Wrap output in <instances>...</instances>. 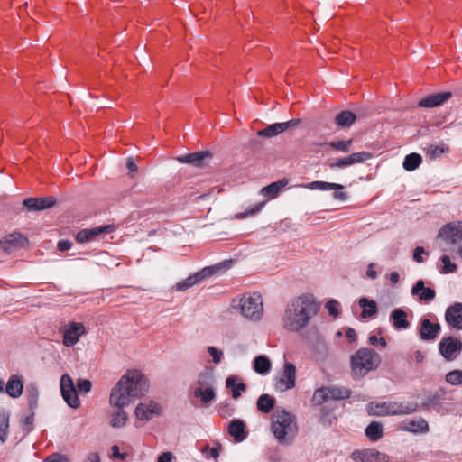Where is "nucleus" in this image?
<instances>
[{"instance_id":"nucleus-1","label":"nucleus","mask_w":462,"mask_h":462,"mask_svg":"<svg viewBox=\"0 0 462 462\" xmlns=\"http://www.w3.org/2000/svg\"><path fill=\"white\" fill-rule=\"evenodd\" d=\"M148 381L138 370H128L112 388L109 403L115 408H125L144 395Z\"/></svg>"},{"instance_id":"nucleus-41","label":"nucleus","mask_w":462,"mask_h":462,"mask_svg":"<svg viewBox=\"0 0 462 462\" xmlns=\"http://www.w3.org/2000/svg\"><path fill=\"white\" fill-rule=\"evenodd\" d=\"M421 162H422V158L420 154L411 153V154H408L404 158V162H403L402 165L406 171H411L416 170L420 166Z\"/></svg>"},{"instance_id":"nucleus-17","label":"nucleus","mask_w":462,"mask_h":462,"mask_svg":"<svg viewBox=\"0 0 462 462\" xmlns=\"http://www.w3.org/2000/svg\"><path fill=\"white\" fill-rule=\"evenodd\" d=\"M115 230V226L112 225L97 226L89 229H83L77 234L76 240L79 243H86L95 240L98 236L102 234H109Z\"/></svg>"},{"instance_id":"nucleus-43","label":"nucleus","mask_w":462,"mask_h":462,"mask_svg":"<svg viewBox=\"0 0 462 462\" xmlns=\"http://www.w3.org/2000/svg\"><path fill=\"white\" fill-rule=\"evenodd\" d=\"M328 400H329V395L327 387L319 388L314 392L312 401L316 405H321Z\"/></svg>"},{"instance_id":"nucleus-27","label":"nucleus","mask_w":462,"mask_h":462,"mask_svg":"<svg viewBox=\"0 0 462 462\" xmlns=\"http://www.w3.org/2000/svg\"><path fill=\"white\" fill-rule=\"evenodd\" d=\"M393 326L397 330L407 329L410 322L407 319V313L401 308L394 309L390 314Z\"/></svg>"},{"instance_id":"nucleus-2","label":"nucleus","mask_w":462,"mask_h":462,"mask_svg":"<svg viewBox=\"0 0 462 462\" xmlns=\"http://www.w3.org/2000/svg\"><path fill=\"white\" fill-rule=\"evenodd\" d=\"M319 305L310 295H301L291 300L283 316V327L290 331L305 328L319 311Z\"/></svg>"},{"instance_id":"nucleus-30","label":"nucleus","mask_w":462,"mask_h":462,"mask_svg":"<svg viewBox=\"0 0 462 462\" xmlns=\"http://www.w3.org/2000/svg\"><path fill=\"white\" fill-rule=\"evenodd\" d=\"M211 156L212 155L209 152L202 151L180 156L178 157V161L182 163H189L199 166L206 158H210Z\"/></svg>"},{"instance_id":"nucleus-63","label":"nucleus","mask_w":462,"mask_h":462,"mask_svg":"<svg viewBox=\"0 0 462 462\" xmlns=\"http://www.w3.org/2000/svg\"><path fill=\"white\" fill-rule=\"evenodd\" d=\"M112 455H113L114 457L122 458V459H124L125 457V454H121L120 453L119 448L116 445H114L112 447Z\"/></svg>"},{"instance_id":"nucleus-14","label":"nucleus","mask_w":462,"mask_h":462,"mask_svg":"<svg viewBox=\"0 0 462 462\" xmlns=\"http://www.w3.org/2000/svg\"><path fill=\"white\" fill-rule=\"evenodd\" d=\"M351 458L356 462H388L389 457L374 448L355 450Z\"/></svg>"},{"instance_id":"nucleus-18","label":"nucleus","mask_w":462,"mask_h":462,"mask_svg":"<svg viewBox=\"0 0 462 462\" xmlns=\"http://www.w3.org/2000/svg\"><path fill=\"white\" fill-rule=\"evenodd\" d=\"M445 320L448 325L456 329H462V303L456 302L447 308Z\"/></svg>"},{"instance_id":"nucleus-38","label":"nucleus","mask_w":462,"mask_h":462,"mask_svg":"<svg viewBox=\"0 0 462 462\" xmlns=\"http://www.w3.org/2000/svg\"><path fill=\"white\" fill-rule=\"evenodd\" d=\"M356 119V115L350 111H342L335 118L337 125L341 127L350 126Z\"/></svg>"},{"instance_id":"nucleus-37","label":"nucleus","mask_w":462,"mask_h":462,"mask_svg":"<svg viewBox=\"0 0 462 462\" xmlns=\"http://www.w3.org/2000/svg\"><path fill=\"white\" fill-rule=\"evenodd\" d=\"M329 399L332 400H345L350 397L351 391L348 388L339 386L327 387Z\"/></svg>"},{"instance_id":"nucleus-55","label":"nucleus","mask_w":462,"mask_h":462,"mask_svg":"<svg viewBox=\"0 0 462 462\" xmlns=\"http://www.w3.org/2000/svg\"><path fill=\"white\" fill-rule=\"evenodd\" d=\"M423 254H426V252H425L423 247H421V246L416 247L415 250H414V253H413V259L417 263H422L423 262V258H422L421 255Z\"/></svg>"},{"instance_id":"nucleus-61","label":"nucleus","mask_w":462,"mask_h":462,"mask_svg":"<svg viewBox=\"0 0 462 462\" xmlns=\"http://www.w3.org/2000/svg\"><path fill=\"white\" fill-rule=\"evenodd\" d=\"M346 337L348 339L349 342H354L356 339V333L355 329L353 328H347L346 331Z\"/></svg>"},{"instance_id":"nucleus-26","label":"nucleus","mask_w":462,"mask_h":462,"mask_svg":"<svg viewBox=\"0 0 462 462\" xmlns=\"http://www.w3.org/2000/svg\"><path fill=\"white\" fill-rule=\"evenodd\" d=\"M23 390V383L22 378L17 374L11 375L5 385L6 393L12 398H18L22 395Z\"/></svg>"},{"instance_id":"nucleus-46","label":"nucleus","mask_w":462,"mask_h":462,"mask_svg":"<svg viewBox=\"0 0 462 462\" xmlns=\"http://www.w3.org/2000/svg\"><path fill=\"white\" fill-rule=\"evenodd\" d=\"M446 381L452 385L462 384V371L454 370L447 374Z\"/></svg>"},{"instance_id":"nucleus-6","label":"nucleus","mask_w":462,"mask_h":462,"mask_svg":"<svg viewBox=\"0 0 462 462\" xmlns=\"http://www.w3.org/2000/svg\"><path fill=\"white\" fill-rule=\"evenodd\" d=\"M381 363L380 356L370 348H361L351 356V369L354 377H363L376 369Z\"/></svg>"},{"instance_id":"nucleus-23","label":"nucleus","mask_w":462,"mask_h":462,"mask_svg":"<svg viewBox=\"0 0 462 462\" xmlns=\"http://www.w3.org/2000/svg\"><path fill=\"white\" fill-rule=\"evenodd\" d=\"M411 294L417 296L420 301L430 302L436 297V292L433 289L425 287L422 280L417 281L411 289Z\"/></svg>"},{"instance_id":"nucleus-36","label":"nucleus","mask_w":462,"mask_h":462,"mask_svg":"<svg viewBox=\"0 0 462 462\" xmlns=\"http://www.w3.org/2000/svg\"><path fill=\"white\" fill-rule=\"evenodd\" d=\"M127 419L128 417L124 408H116L111 415L110 425L113 428H122L125 425Z\"/></svg>"},{"instance_id":"nucleus-22","label":"nucleus","mask_w":462,"mask_h":462,"mask_svg":"<svg viewBox=\"0 0 462 462\" xmlns=\"http://www.w3.org/2000/svg\"><path fill=\"white\" fill-rule=\"evenodd\" d=\"M56 202L53 197L28 198L23 200V205L29 210H42L52 207Z\"/></svg>"},{"instance_id":"nucleus-50","label":"nucleus","mask_w":462,"mask_h":462,"mask_svg":"<svg viewBox=\"0 0 462 462\" xmlns=\"http://www.w3.org/2000/svg\"><path fill=\"white\" fill-rule=\"evenodd\" d=\"M219 446L209 447L208 445H207L202 448L201 451L206 457L210 456L214 459H217L219 457Z\"/></svg>"},{"instance_id":"nucleus-62","label":"nucleus","mask_w":462,"mask_h":462,"mask_svg":"<svg viewBox=\"0 0 462 462\" xmlns=\"http://www.w3.org/2000/svg\"><path fill=\"white\" fill-rule=\"evenodd\" d=\"M126 167L131 172L137 171V165L135 164L133 158H128L126 162Z\"/></svg>"},{"instance_id":"nucleus-7","label":"nucleus","mask_w":462,"mask_h":462,"mask_svg":"<svg viewBox=\"0 0 462 462\" xmlns=\"http://www.w3.org/2000/svg\"><path fill=\"white\" fill-rule=\"evenodd\" d=\"M193 396L199 399L203 406H208L216 398L211 376L200 374L193 385Z\"/></svg>"},{"instance_id":"nucleus-16","label":"nucleus","mask_w":462,"mask_h":462,"mask_svg":"<svg viewBox=\"0 0 462 462\" xmlns=\"http://www.w3.org/2000/svg\"><path fill=\"white\" fill-rule=\"evenodd\" d=\"M300 119H291L283 123H275L268 125L263 130L258 131L257 134L261 137H273L285 132L291 127H296L300 124Z\"/></svg>"},{"instance_id":"nucleus-35","label":"nucleus","mask_w":462,"mask_h":462,"mask_svg":"<svg viewBox=\"0 0 462 462\" xmlns=\"http://www.w3.org/2000/svg\"><path fill=\"white\" fill-rule=\"evenodd\" d=\"M254 369L257 374H265L271 370V361L265 356H258L254 360Z\"/></svg>"},{"instance_id":"nucleus-47","label":"nucleus","mask_w":462,"mask_h":462,"mask_svg":"<svg viewBox=\"0 0 462 462\" xmlns=\"http://www.w3.org/2000/svg\"><path fill=\"white\" fill-rule=\"evenodd\" d=\"M441 262L443 263L441 270L442 273H450L457 271V265L451 263L450 258L448 255H443L441 257Z\"/></svg>"},{"instance_id":"nucleus-3","label":"nucleus","mask_w":462,"mask_h":462,"mask_svg":"<svg viewBox=\"0 0 462 462\" xmlns=\"http://www.w3.org/2000/svg\"><path fill=\"white\" fill-rule=\"evenodd\" d=\"M271 430L281 444L289 443L297 433L295 417L285 409L277 408L271 418Z\"/></svg>"},{"instance_id":"nucleus-58","label":"nucleus","mask_w":462,"mask_h":462,"mask_svg":"<svg viewBox=\"0 0 462 462\" xmlns=\"http://www.w3.org/2000/svg\"><path fill=\"white\" fill-rule=\"evenodd\" d=\"M174 456L171 452H163L158 457V462H172Z\"/></svg>"},{"instance_id":"nucleus-28","label":"nucleus","mask_w":462,"mask_h":462,"mask_svg":"<svg viewBox=\"0 0 462 462\" xmlns=\"http://www.w3.org/2000/svg\"><path fill=\"white\" fill-rule=\"evenodd\" d=\"M228 433L236 441L241 442L247 437L245 424L240 420H233L228 425Z\"/></svg>"},{"instance_id":"nucleus-8","label":"nucleus","mask_w":462,"mask_h":462,"mask_svg":"<svg viewBox=\"0 0 462 462\" xmlns=\"http://www.w3.org/2000/svg\"><path fill=\"white\" fill-rule=\"evenodd\" d=\"M223 263L215 264L202 268L200 271L190 274L186 279L177 282L174 285V290L177 291H186L192 286L202 282L207 278H209L220 271Z\"/></svg>"},{"instance_id":"nucleus-25","label":"nucleus","mask_w":462,"mask_h":462,"mask_svg":"<svg viewBox=\"0 0 462 462\" xmlns=\"http://www.w3.org/2000/svg\"><path fill=\"white\" fill-rule=\"evenodd\" d=\"M289 184V180L282 178L277 181L272 182L271 184L263 187L261 189V194L267 198V199H275L283 188Z\"/></svg>"},{"instance_id":"nucleus-51","label":"nucleus","mask_w":462,"mask_h":462,"mask_svg":"<svg viewBox=\"0 0 462 462\" xmlns=\"http://www.w3.org/2000/svg\"><path fill=\"white\" fill-rule=\"evenodd\" d=\"M91 386H92L91 382L87 379H79L77 382V387L80 393H88L91 390Z\"/></svg>"},{"instance_id":"nucleus-33","label":"nucleus","mask_w":462,"mask_h":462,"mask_svg":"<svg viewBox=\"0 0 462 462\" xmlns=\"http://www.w3.org/2000/svg\"><path fill=\"white\" fill-rule=\"evenodd\" d=\"M256 406L262 413H270L275 406V399L267 393H263L258 398Z\"/></svg>"},{"instance_id":"nucleus-54","label":"nucleus","mask_w":462,"mask_h":462,"mask_svg":"<svg viewBox=\"0 0 462 462\" xmlns=\"http://www.w3.org/2000/svg\"><path fill=\"white\" fill-rule=\"evenodd\" d=\"M369 343L373 346L380 345L382 347L386 346V340L384 337H377L376 336L373 335L369 337Z\"/></svg>"},{"instance_id":"nucleus-57","label":"nucleus","mask_w":462,"mask_h":462,"mask_svg":"<svg viewBox=\"0 0 462 462\" xmlns=\"http://www.w3.org/2000/svg\"><path fill=\"white\" fill-rule=\"evenodd\" d=\"M374 267H375V263H370L368 265L367 270H366L367 277L372 279V280H375L377 278V276H378V273L374 270Z\"/></svg>"},{"instance_id":"nucleus-9","label":"nucleus","mask_w":462,"mask_h":462,"mask_svg":"<svg viewBox=\"0 0 462 462\" xmlns=\"http://www.w3.org/2000/svg\"><path fill=\"white\" fill-rule=\"evenodd\" d=\"M61 332L63 345L71 347L79 341L82 336L87 334V329L83 323L71 321L62 328Z\"/></svg>"},{"instance_id":"nucleus-5","label":"nucleus","mask_w":462,"mask_h":462,"mask_svg":"<svg viewBox=\"0 0 462 462\" xmlns=\"http://www.w3.org/2000/svg\"><path fill=\"white\" fill-rule=\"evenodd\" d=\"M417 409L418 403L415 402H371L366 406L368 414L374 416L407 415Z\"/></svg>"},{"instance_id":"nucleus-12","label":"nucleus","mask_w":462,"mask_h":462,"mask_svg":"<svg viewBox=\"0 0 462 462\" xmlns=\"http://www.w3.org/2000/svg\"><path fill=\"white\" fill-rule=\"evenodd\" d=\"M439 348L443 357L451 361L454 360L461 352L462 342L452 337H443L439 344Z\"/></svg>"},{"instance_id":"nucleus-49","label":"nucleus","mask_w":462,"mask_h":462,"mask_svg":"<svg viewBox=\"0 0 462 462\" xmlns=\"http://www.w3.org/2000/svg\"><path fill=\"white\" fill-rule=\"evenodd\" d=\"M218 413L222 418H228L234 413V407L228 403H221L218 408Z\"/></svg>"},{"instance_id":"nucleus-45","label":"nucleus","mask_w":462,"mask_h":462,"mask_svg":"<svg viewBox=\"0 0 462 462\" xmlns=\"http://www.w3.org/2000/svg\"><path fill=\"white\" fill-rule=\"evenodd\" d=\"M326 144L342 152H348L351 149L352 140L329 142Z\"/></svg>"},{"instance_id":"nucleus-4","label":"nucleus","mask_w":462,"mask_h":462,"mask_svg":"<svg viewBox=\"0 0 462 462\" xmlns=\"http://www.w3.org/2000/svg\"><path fill=\"white\" fill-rule=\"evenodd\" d=\"M230 306L233 310H239L244 318L254 321L260 320L263 316V300L258 292L237 296L232 300Z\"/></svg>"},{"instance_id":"nucleus-21","label":"nucleus","mask_w":462,"mask_h":462,"mask_svg":"<svg viewBox=\"0 0 462 462\" xmlns=\"http://www.w3.org/2000/svg\"><path fill=\"white\" fill-rule=\"evenodd\" d=\"M440 331V325L433 323L428 319L420 321V337L422 340H434Z\"/></svg>"},{"instance_id":"nucleus-59","label":"nucleus","mask_w":462,"mask_h":462,"mask_svg":"<svg viewBox=\"0 0 462 462\" xmlns=\"http://www.w3.org/2000/svg\"><path fill=\"white\" fill-rule=\"evenodd\" d=\"M63 457L59 453H53L49 456L43 462H62Z\"/></svg>"},{"instance_id":"nucleus-20","label":"nucleus","mask_w":462,"mask_h":462,"mask_svg":"<svg viewBox=\"0 0 462 462\" xmlns=\"http://www.w3.org/2000/svg\"><path fill=\"white\" fill-rule=\"evenodd\" d=\"M161 406L154 402H149L148 403H139L135 409V417L139 420H148L154 414H160Z\"/></svg>"},{"instance_id":"nucleus-53","label":"nucleus","mask_w":462,"mask_h":462,"mask_svg":"<svg viewBox=\"0 0 462 462\" xmlns=\"http://www.w3.org/2000/svg\"><path fill=\"white\" fill-rule=\"evenodd\" d=\"M338 302L337 300H329L326 303V309L328 310V313L334 317L338 315Z\"/></svg>"},{"instance_id":"nucleus-44","label":"nucleus","mask_w":462,"mask_h":462,"mask_svg":"<svg viewBox=\"0 0 462 462\" xmlns=\"http://www.w3.org/2000/svg\"><path fill=\"white\" fill-rule=\"evenodd\" d=\"M264 205H265V202H259V203L248 208L244 212L238 213L236 215V217L239 219H243V218H246L248 217L254 216V215L257 214L258 212H260L262 210V208L264 207Z\"/></svg>"},{"instance_id":"nucleus-15","label":"nucleus","mask_w":462,"mask_h":462,"mask_svg":"<svg viewBox=\"0 0 462 462\" xmlns=\"http://www.w3.org/2000/svg\"><path fill=\"white\" fill-rule=\"evenodd\" d=\"M372 158V154L368 152H354L347 157L337 159L335 162L328 163L330 169L345 168L356 163H361Z\"/></svg>"},{"instance_id":"nucleus-10","label":"nucleus","mask_w":462,"mask_h":462,"mask_svg":"<svg viewBox=\"0 0 462 462\" xmlns=\"http://www.w3.org/2000/svg\"><path fill=\"white\" fill-rule=\"evenodd\" d=\"M296 383V366L286 362L279 374L275 383L276 390L285 392L292 389Z\"/></svg>"},{"instance_id":"nucleus-31","label":"nucleus","mask_w":462,"mask_h":462,"mask_svg":"<svg viewBox=\"0 0 462 462\" xmlns=\"http://www.w3.org/2000/svg\"><path fill=\"white\" fill-rule=\"evenodd\" d=\"M238 377L231 375L227 377L226 385L232 392L234 399H237L241 396L242 393L246 390V385L244 383H237Z\"/></svg>"},{"instance_id":"nucleus-60","label":"nucleus","mask_w":462,"mask_h":462,"mask_svg":"<svg viewBox=\"0 0 462 462\" xmlns=\"http://www.w3.org/2000/svg\"><path fill=\"white\" fill-rule=\"evenodd\" d=\"M84 462H100V457L97 452H90L86 457Z\"/></svg>"},{"instance_id":"nucleus-13","label":"nucleus","mask_w":462,"mask_h":462,"mask_svg":"<svg viewBox=\"0 0 462 462\" xmlns=\"http://www.w3.org/2000/svg\"><path fill=\"white\" fill-rule=\"evenodd\" d=\"M439 236L451 245L462 242V221L451 222L445 225L439 230Z\"/></svg>"},{"instance_id":"nucleus-48","label":"nucleus","mask_w":462,"mask_h":462,"mask_svg":"<svg viewBox=\"0 0 462 462\" xmlns=\"http://www.w3.org/2000/svg\"><path fill=\"white\" fill-rule=\"evenodd\" d=\"M9 428L8 418L5 416L0 417V441L4 442L7 436Z\"/></svg>"},{"instance_id":"nucleus-19","label":"nucleus","mask_w":462,"mask_h":462,"mask_svg":"<svg viewBox=\"0 0 462 462\" xmlns=\"http://www.w3.org/2000/svg\"><path fill=\"white\" fill-rule=\"evenodd\" d=\"M26 244H28V239L20 233L9 234L0 240L2 248L6 252L23 247Z\"/></svg>"},{"instance_id":"nucleus-29","label":"nucleus","mask_w":462,"mask_h":462,"mask_svg":"<svg viewBox=\"0 0 462 462\" xmlns=\"http://www.w3.org/2000/svg\"><path fill=\"white\" fill-rule=\"evenodd\" d=\"M426 157L429 160H436L440 158L443 154L448 153L449 152V147L448 144L444 143H430L424 148Z\"/></svg>"},{"instance_id":"nucleus-42","label":"nucleus","mask_w":462,"mask_h":462,"mask_svg":"<svg viewBox=\"0 0 462 462\" xmlns=\"http://www.w3.org/2000/svg\"><path fill=\"white\" fill-rule=\"evenodd\" d=\"M26 395L30 407L34 408L39 397V390L35 383H32L26 386Z\"/></svg>"},{"instance_id":"nucleus-24","label":"nucleus","mask_w":462,"mask_h":462,"mask_svg":"<svg viewBox=\"0 0 462 462\" xmlns=\"http://www.w3.org/2000/svg\"><path fill=\"white\" fill-rule=\"evenodd\" d=\"M452 97L451 92H441L430 95L419 102V106L421 107H435L447 102Z\"/></svg>"},{"instance_id":"nucleus-11","label":"nucleus","mask_w":462,"mask_h":462,"mask_svg":"<svg viewBox=\"0 0 462 462\" xmlns=\"http://www.w3.org/2000/svg\"><path fill=\"white\" fill-rule=\"evenodd\" d=\"M60 391L63 399L72 408H79L80 405L74 383L69 374H63L60 378Z\"/></svg>"},{"instance_id":"nucleus-34","label":"nucleus","mask_w":462,"mask_h":462,"mask_svg":"<svg viewBox=\"0 0 462 462\" xmlns=\"http://www.w3.org/2000/svg\"><path fill=\"white\" fill-rule=\"evenodd\" d=\"M306 188L309 189H311V190L319 189V190H324V191L325 190H342L344 189L343 185H341V184L330 183V182L319 181V180L310 182L306 186Z\"/></svg>"},{"instance_id":"nucleus-32","label":"nucleus","mask_w":462,"mask_h":462,"mask_svg":"<svg viewBox=\"0 0 462 462\" xmlns=\"http://www.w3.org/2000/svg\"><path fill=\"white\" fill-rule=\"evenodd\" d=\"M359 306L363 309L361 312V317L363 319H367L374 316L377 313V304L374 300H370L367 298H361L359 300Z\"/></svg>"},{"instance_id":"nucleus-40","label":"nucleus","mask_w":462,"mask_h":462,"mask_svg":"<svg viewBox=\"0 0 462 462\" xmlns=\"http://www.w3.org/2000/svg\"><path fill=\"white\" fill-rule=\"evenodd\" d=\"M404 429L412 432H427L429 426L424 419L420 418L418 420H410Z\"/></svg>"},{"instance_id":"nucleus-52","label":"nucleus","mask_w":462,"mask_h":462,"mask_svg":"<svg viewBox=\"0 0 462 462\" xmlns=\"http://www.w3.org/2000/svg\"><path fill=\"white\" fill-rule=\"evenodd\" d=\"M208 352L212 356L213 362L215 364L220 363L223 356V352L221 350H217L215 346H208Z\"/></svg>"},{"instance_id":"nucleus-56","label":"nucleus","mask_w":462,"mask_h":462,"mask_svg":"<svg viewBox=\"0 0 462 462\" xmlns=\"http://www.w3.org/2000/svg\"><path fill=\"white\" fill-rule=\"evenodd\" d=\"M71 246L72 243L69 240H60L57 245L58 249L61 252L69 250Z\"/></svg>"},{"instance_id":"nucleus-39","label":"nucleus","mask_w":462,"mask_h":462,"mask_svg":"<svg viewBox=\"0 0 462 462\" xmlns=\"http://www.w3.org/2000/svg\"><path fill=\"white\" fill-rule=\"evenodd\" d=\"M365 435L372 441H376L383 437V427L378 422L370 423L365 429Z\"/></svg>"},{"instance_id":"nucleus-64","label":"nucleus","mask_w":462,"mask_h":462,"mask_svg":"<svg viewBox=\"0 0 462 462\" xmlns=\"http://www.w3.org/2000/svg\"><path fill=\"white\" fill-rule=\"evenodd\" d=\"M400 276L397 272H392L389 274V280L393 284H396L399 282Z\"/></svg>"}]
</instances>
